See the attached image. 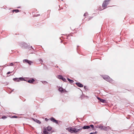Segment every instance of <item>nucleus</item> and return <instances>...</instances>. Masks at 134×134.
Returning a JSON list of instances; mask_svg holds the SVG:
<instances>
[{
    "label": "nucleus",
    "instance_id": "1",
    "mask_svg": "<svg viewBox=\"0 0 134 134\" xmlns=\"http://www.w3.org/2000/svg\"><path fill=\"white\" fill-rule=\"evenodd\" d=\"M20 46L24 48H28L29 50H31V49L34 51V49L33 48L32 46L30 47L26 43L24 42H22L20 44Z\"/></svg>",
    "mask_w": 134,
    "mask_h": 134
},
{
    "label": "nucleus",
    "instance_id": "2",
    "mask_svg": "<svg viewBox=\"0 0 134 134\" xmlns=\"http://www.w3.org/2000/svg\"><path fill=\"white\" fill-rule=\"evenodd\" d=\"M103 78L105 80L110 82L111 83L113 80L107 75H104L102 76Z\"/></svg>",
    "mask_w": 134,
    "mask_h": 134
},
{
    "label": "nucleus",
    "instance_id": "3",
    "mask_svg": "<svg viewBox=\"0 0 134 134\" xmlns=\"http://www.w3.org/2000/svg\"><path fill=\"white\" fill-rule=\"evenodd\" d=\"M66 130L71 133H77L76 128L69 127L66 129Z\"/></svg>",
    "mask_w": 134,
    "mask_h": 134
},
{
    "label": "nucleus",
    "instance_id": "4",
    "mask_svg": "<svg viewBox=\"0 0 134 134\" xmlns=\"http://www.w3.org/2000/svg\"><path fill=\"white\" fill-rule=\"evenodd\" d=\"M110 0H105L102 4V7L104 9L105 8L109 3V1Z\"/></svg>",
    "mask_w": 134,
    "mask_h": 134
},
{
    "label": "nucleus",
    "instance_id": "5",
    "mask_svg": "<svg viewBox=\"0 0 134 134\" xmlns=\"http://www.w3.org/2000/svg\"><path fill=\"white\" fill-rule=\"evenodd\" d=\"M24 80V78L22 77H20L19 78H15L13 79V80L14 81H15L18 82H19L20 81H21V80Z\"/></svg>",
    "mask_w": 134,
    "mask_h": 134
},
{
    "label": "nucleus",
    "instance_id": "6",
    "mask_svg": "<svg viewBox=\"0 0 134 134\" xmlns=\"http://www.w3.org/2000/svg\"><path fill=\"white\" fill-rule=\"evenodd\" d=\"M50 119L53 122H55L56 124H59L58 120H55L53 117H52Z\"/></svg>",
    "mask_w": 134,
    "mask_h": 134
},
{
    "label": "nucleus",
    "instance_id": "7",
    "mask_svg": "<svg viewBox=\"0 0 134 134\" xmlns=\"http://www.w3.org/2000/svg\"><path fill=\"white\" fill-rule=\"evenodd\" d=\"M23 61L24 63H28L30 65H31L32 62L31 61H30L27 59H24Z\"/></svg>",
    "mask_w": 134,
    "mask_h": 134
},
{
    "label": "nucleus",
    "instance_id": "8",
    "mask_svg": "<svg viewBox=\"0 0 134 134\" xmlns=\"http://www.w3.org/2000/svg\"><path fill=\"white\" fill-rule=\"evenodd\" d=\"M75 83L79 87H82L83 86V85L80 82H76Z\"/></svg>",
    "mask_w": 134,
    "mask_h": 134
},
{
    "label": "nucleus",
    "instance_id": "9",
    "mask_svg": "<svg viewBox=\"0 0 134 134\" xmlns=\"http://www.w3.org/2000/svg\"><path fill=\"white\" fill-rule=\"evenodd\" d=\"M35 81V80L33 78H32L31 79L27 81V82L30 83H32L34 81Z\"/></svg>",
    "mask_w": 134,
    "mask_h": 134
},
{
    "label": "nucleus",
    "instance_id": "10",
    "mask_svg": "<svg viewBox=\"0 0 134 134\" xmlns=\"http://www.w3.org/2000/svg\"><path fill=\"white\" fill-rule=\"evenodd\" d=\"M90 128V126L88 125H85L82 127V129H89Z\"/></svg>",
    "mask_w": 134,
    "mask_h": 134
},
{
    "label": "nucleus",
    "instance_id": "11",
    "mask_svg": "<svg viewBox=\"0 0 134 134\" xmlns=\"http://www.w3.org/2000/svg\"><path fill=\"white\" fill-rule=\"evenodd\" d=\"M104 126L102 125L101 124L98 127V128L101 130H103L104 129Z\"/></svg>",
    "mask_w": 134,
    "mask_h": 134
},
{
    "label": "nucleus",
    "instance_id": "12",
    "mask_svg": "<svg viewBox=\"0 0 134 134\" xmlns=\"http://www.w3.org/2000/svg\"><path fill=\"white\" fill-rule=\"evenodd\" d=\"M109 129L110 127L108 126L107 127L104 126V129L103 130L105 131H108L109 130Z\"/></svg>",
    "mask_w": 134,
    "mask_h": 134
},
{
    "label": "nucleus",
    "instance_id": "13",
    "mask_svg": "<svg viewBox=\"0 0 134 134\" xmlns=\"http://www.w3.org/2000/svg\"><path fill=\"white\" fill-rule=\"evenodd\" d=\"M67 79L71 83H73L74 82V81L73 80H71L69 78H67Z\"/></svg>",
    "mask_w": 134,
    "mask_h": 134
},
{
    "label": "nucleus",
    "instance_id": "14",
    "mask_svg": "<svg viewBox=\"0 0 134 134\" xmlns=\"http://www.w3.org/2000/svg\"><path fill=\"white\" fill-rule=\"evenodd\" d=\"M34 121L36 122L37 123L39 124H40L41 123V122L40 120L37 119H35L34 120Z\"/></svg>",
    "mask_w": 134,
    "mask_h": 134
},
{
    "label": "nucleus",
    "instance_id": "15",
    "mask_svg": "<svg viewBox=\"0 0 134 134\" xmlns=\"http://www.w3.org/2000/svg\"><path fill=\"white\" fill-rule=\"evenodd\" d=\"M47 131H50L52 129V128L51 127L48 126L47 127Z\"/></svg>",
    "mask_w": 134,
    "mask_h": 134
},
{
    "label": "nucleus",
    "instance_id": "16",
    "mask_svg": "<svg viewBox=\"0 0 134 134\" xmlns=\"http://www.w3.org/2000/svg\"><path fill=\"white\" fill-rule=\"evenodd\" d=\"M43 132L44 134H48V132L46 130V129L44 130Z\"/></svg>",
    "mask_w": 134,
    "mask_h": 134
},
{
    "label": "nucleus",
    "instance_id": "17",
    "mask_svg": "<svg viewBox=\"0 0 134 134\" xmlns=\"http://www.w3.org/2000/svg\"><path fill=\"white\" fill-rule=\"evenodd\" d=\"M59 91L62 92H63L64 89L62 87H60L59 88Z\"/></svg>",
    "mask_w": 134,
    "mask_h": 134
},
{
    "label": "nucleus",
    "instance_id": "18",
    "mask_svg": "<svg viewBox=\"0 0 134 134\" xmlns=\"http://www.w3.org/2000/svg\"><path fill=\"white\" fill-rule=\"evenodd\" d=\"M19 12V10L18 9H14L13 10V12H15L16 13H18Z\"/></svg>",
    "mask_w": 134,
    "mask_h": 134
},
{
    "label": "nucleus",
    "instance_id": "19",
    "mask_svg": "<svg viewBox=\"0 0 134 134\" xmlns=\"http://www.w3.org/2000/svg\"><path fill=\"white\" fill-rule=\"evenodd\" d=\"M58 77L59 79H62V78H63V76L61 75H58Z\"/></svg>",
    "mask_w": 134,
    "mask_h": 134
},
{
    "label": "nucleus",
    "instance_id": "20",
    "mask_svg": "<svg viewBox=\"0 0 134 134\" xmlns=\"http://www.w3.org/2000/svg\"><path fill=\"white\" fill-rule=\"evenodd\" d=\"M82 129V127L81 129L80 128L79 129H76L77 133V132H79V131H80Z\"/></svg>",
    "mask_w": 134,
    "mask_h": 134
},
{
    "label": "nucleus",
    "instance_id": "21",
    "mask_svg": "<svg viewBox=\"0 0 134 134\" xmlns=\"http://www.w3.org/2000/svg\"><path fill=\"white\" fill-rule=\"evenodd\" d=\"M100 101L102 103H105V102L106 100H105L102 99V100H100Z\"/></svg>",
    "mask_w": 134,
    "mask_h": 134
},
{
    "label": "nucleus",
    "instance_id": "22",
    "mask_svg": "<svg viewBox=\"0 0 134 134\" xmlns=\"http://www.w3.org/2000/svg\"><path fill=\"white\" fill-rule=\"evenodd\" d=\"M90 126V127H91L92 128L93 130H94V125H93L91 124L90 125V126Z\"/></svg>",
    "mask_w": 134,
    "mask_h": 134
},
{
    "label": "nucleus",
    "instance_id": "23",
    "mask_svg": "<svg viewBox=\"0 0 134 134\" xmlns=\"http://www.w3.org/2000/svg\"><path fill=\"white\" fill-rule=\"evenodd\" d=\"M61 80H62L64 82L66 81V79L65 78H64L63 77V78H62V79Z\"/></svg>",
    "mask_w": 134,
    "mask_h": 134
},
{
    "label": "nucleus",
    "instance_id": "24",
    "mask_svg": "<svg viewBox=\"0 0 134 134\" xmlns=\"http://www.w3.org/2000/svg\"><path fill=\"white\" fill-rule=\"evenodd\" d=\"M42 82L44 84H47V82L46 81H42Z\"/></svg>",
    "mask_w": 134,
    "mask_h": 134
},
{
    "label": "nucleus",
    "instance_id": "25",
    "mask_svg": "<svg viewBox=\"0 0 134 134\" xmlns=\"http://www.w3.org/2000/svg\"><path fill=\"white\" fill-rule=\"evenodd\" d=\"M97 133V132L96 131L94 132H91L89 134H96Z\"/></svg>",
    "mask_w": 134,
    "mask_h": 134
},
{
    "label": "nucleus",
    "instance_id": "26",
    "mask_svg": "<svg viewBox=\"0 0 134 134\" xmlns=\"http://www.w3.org/2000/svg\"><path fill=\"white\" fill-rule=\"evenodd\" d=\"M7 118V117L5 116H2V118L3 119H5Z\"/></svg>",
    "mask_w": 134,
    "mask_h": 134
},
{
    "label": "nucleus",
    "instance_id": "27",
    "mask_svg": "<svg viewBox=\"0 0 134 134\" xmlns=\"http://www.w3.org/2000/svg\"><path fill=\"white\" fill-rule=\"evenodd\" d=\"M17 117H17V116H15V115L13 116L12 117V118H17Z\"/></svg>",
    "mask_w": 134,
    "mask_h": 134
},
{
    "label": "nucleus",
    "instance_id": "28",
    "mask_svg": "<svg viewBox=\"0 0 134 134\" xmlns=\"http://www.w3.org/2000/svg\"><path fill=\"white\" fill-rule=\"evenodd\" d=\"M13 65H14V64H13V63H11L10 64V65L12 66H13Z\"/></svg>",
    "mask_w": 134,
    "mask_h": 134
},
{
    "label": "nucleus",
    "instance_id": "29",
    "mask_svg": "<svg viewBox=\"0 0 134 134\" xmlns=\"http://www.w3.org/2000/svg\"><path fill=\"white\" fill-rule=\"evenodd\" d=\"M24 80H21V81H27H27L28 80H27L26 79H25L24 78Z\"/></svg>",
    "mask_w": 134,
    "mask_h": 134
},
{
    "label": "nucleus",
    "instance_id": "30",
    "mask_svg": "<svg viewBox=\"0 0 134 134\" xmlns=\"http://www.w3.org/2000/svg\"><path fill=\"white\" fill-rule=\"evenodd\" d=\"M12 72H10V71H9L7 73V74H9L11 73H12Z\"/></svg>",
    "mask_w": 134,
    "mask_h": 134
},
{
    "label": "nucleus",
    "instance_id": "31",
    "mask_svg": "<svg viewBox=\"0 0 134 134\" xmlns=\"http://www.w3.org/2000/svg\"><path fill=\"white\" fill-rule=\"evenodd\" d=\"M49 119H48L47 118H45V120L46 121H47L48 120H49Z\"/></svg>",
    "mask_w": 134,
    "mask_h": 134
},
{
    "label": "nucleus",
    "instance_id": "32",
    "mask_svg": "<svg viewBox=\"0 0 134 134\" xmlns=\"http://www.w3.org/2000/svg\"><path fill=\"white\" fill-rule=\"evenodd\" d=\"M40 62H43V61H42V59H40Z\"/></svg>",
    "mask_w": 134,
    "mask_h": 134
},
{
    "label": "nucleus",
    "instance_id": "33",
    "mask_svg": "<svg viewBox=\"0 0 134 134\" xmlns=\"http://www.w3.org/2000/svg\"><path fill=\"white\" fill-rule=\"evenodd\" d=\"M97 99L98 100H99L100 99V98L99 97H97Z\"/></svg>",
    "mask_w": 134,
    "mask_h": 134
},
{
    "label": "nucleus",
    "instance_id": "34",
    "mask_svg": "<svg viewBox=\"0 0 134 134\" xmlns=\"http://www.w3.org/2000/svg\"><path fill=\"white\" fill-rule=\"evenodd\" d=\"M39 15H40V14H37V15H36V16H39Z\"/></svg>",
    "mask_w": 134,
    "mask_h": 134
},
{
    "label": "nucleus",
    "instance_id": "35",
    "mask_svg": "<svg viewBox=\"0 0 134 134\" xmlns=\"http://www.w3.org/2000/svg\"><path fill=\"white\" fill-rule=\"evenodd\" d=\"M99 126H100V125H97V126H96V127L97 128H98V127Z\"/></svg>",
    "mask_w": 134,
    "mask_h": 134
},
{
    "label": "nucleus",
    "instance_id": "36",
    "mask_svg": "<svg viewBox=\"0 0 134 134\" xmlns=\"http://www.w3.org/2000/svg\"><path fill=\"white\" fill-rule=\"evenodd\" d=\"M86 13H85L84 14V15H83V16H86Z\"/></svg>",
    "mask_w": 134,
    "mask_h": 134
},
{
    "label": "nucleus",
    "instance_id": "37",
    "mask_svg": "<svg viewBox=\"0 0 134 134\" xmlns=\"http://www.w3.org/2000/svg\"><path fill=\"white\" fill-rule=\"evenodd\" d=\"M68 37H69L68 36H67L66 37H67L66 38L68 39L69 38Z\"/></svg>",
    "mask_w": 134,
    "mask_h": 134
},
{
    "label": "nucleus",
    "instance_id": "38",
    "mask_svg": "<svg viewBox=\"0 0 134 134\" xmlns=\"http://www.w3.org/2000/svg\"><path fill=\"white\" fill-rule=\"evenodd\" d=\"M102 99L100 98V99L99 100H100H100H102Z\"/></svg>",
    "mask_w": 134,
    "mask_h": 134
},
{
    "label": "nucleus",
    "instance_id": "39",
    "mask_svg": "<svg viewBox=\"0 0 134 134\" xmlns=\"http://www.w3.org/2000/svg\"><path fill=\"white\" fill-rule=\"evenodd\" d=\"M20 8V7H17V8Z\"/></svg>",
    "mask_w": 134,
    "mask_h": 134
},
{
    "label": "nucleus",
    "instance_id": "40",
    "mask_svg": "<svg viewBox=\"0 0 134 134\" xmlns=\"http://www.w3.org/2000/svg\"><path fill=\"white\" fill-rule=\"evenodd\" d=\"M66 43H64V44H65Z\"/></svg>",
    "mask_w": 134,
    "mask_h": 134
},
{
    "label": "nucleus",
    "instance_id": "41",
    "mask_svg": "<svg viewBox=\"0 0 134 134\" xmlns=\"http://www.w3.org/2000/svg\"><path fill=\"white\" fill-rule=\"evenodd\" d=\"M33 53V52H31L30 53H31L32 54Z\"/></svg>",
    "mask_w": 134,
    "mask_h": 134
},
{
    "label": "nucleus",
    "instance_id": "42",
    "mask_svg": "<svg viewBox=\"0 0 134 134\" xmlns=\"http://www.w3.org/2000/svg\"><path fill=\"white\" fill-rule=\"evenodd\" d=\"M18 63V62H15V63Z\"/></svg>",
    "mask_w": 134,
    "mask_h": 134
},
{
    "label": "nucleus",
    "instance_id": "43",
    "mask_svg": "<svg viewBox=\"0 0 134 134\" xmlns=\"http://www.w3.org/2000/svg\"><path fill=\"white\" fill-rule=\"evenodd\" d=\"M62 41H61V43H62Z\"/></svg>",
    "mask_w": 134,
    "mask_h": 134
},
{
    "label": "nucleus",
    "instance_id": "44",
    "mask_svg": "<svg viewBox=\"0 0 134 134\" xmlns=\"http://www.w3.org/2000/svg\"><path fill=\"white\" fill-rule=\"evenodd\" d=\"M84 88H86L85 86H84Z\"/></svg>",
    "mask_w": 134,
    "mask_h": 134
},
{
    "label": "nucleus",
    "instance_id": "45",
    "mask_svg": "<svg viewBox=\"0 0 134 134\" xmlns=\"http://www.w3.org/2000/svg\"><path fill=\"white\" fill-rule=\"evenodd\" d=\"M84 88H86L85 86H84Z\"/></svg>",
    "mask_w": 134,
    "mask_h": 134
}]
</instances>
